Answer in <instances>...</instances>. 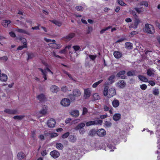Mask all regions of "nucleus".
<instances>
[{
  "label": "nucleus",
  "instance_id": "31",
  "mask_svg": "<svg viewBox=\"0 0 160 160\" xmlns=\"http://www.w3.org/2000/svg\"><path fill=\"white\" fill-rule=\"evenodd\" d=\"M75 36V34L74 33H72L68 34L67 36L65 37V38L68 40H69L74 37Z\"/></svg>",
  "mask_w": 160,
  "mask_h": 160
},
{
  "label": "nucleus",
  "instance_id": "60",
  "mask_svg": "<svg viewBox=\"0 0 160 160\" xmlns=\"http://www.w3.org/2000/svg\"><path fill=\"white\" fill-rule=\"evenodd\" d=\"M92 28L91 27H89L88 28L87 30V33L89 34L92 31Z\"/></svg>",
  "mask_w": 160,
  "mask_h": 160
},
{
  "label": "nucleus",
  "instance_id": "30",
  "mask_svg": "<svg viewBox=\"0 0 160 160\" xmlns=\"http://www.w3.org/2000/svg\"><path fill=\"white\" fill-rule=\"evenodd\" d=\"M95 122L94 121H90L86 122L85 125L87 127H89L92 125H95Z\"/></svg>",
  "mask_w": 160,
  "mask_h": 160
},
{
  "label": "nucleus",
  "instance_id": "9",
  "mask_svg": "<svg viewBox=\"0 0 160 160\" xmlns=\"http://www.w3.org/2000/svg\"><path fill=\"white\" fill-rule=\"evenodd\" d=\"M98 135L100 137H103L106 134L105 130L104 129H100L97 132Z\"/></svg>",
  "mask_w": 160,
  "mask_h": 160
},
{
  "label": "nucleus",
  "instance_id": "47",
  "mask_svg": "<svg viewBox=\"0 0 160 160\" xmlns=\"http://www.w3.org/2000/svg\"><path fill=\"white\" fill-rule=\"evenodd\" d=\"M125 71L124 70L122 71L118 72L117 75L118 77H120L122 75H124L125 73Z\"/></svg>",
  "mask_w": 160,
  "mask_h": 160
},
{
  "label": "nucleus",
  "instance_id": "34",
  "mask_svg": "<svg viewBox=\"0 0 160 160\" xmlns=\"http://www.w3.org/2000/svg\"><path fill=\"white\" fill-rule=\"evenodd\" d=\"M108 86H105L103 90V95L104 96H106L108 95Z\"/></svg>",
  "mask_w": 160,
  "mask_h": 160
},
{
  "label": "nucleus",
  "instance_id": "26",
  "mask_svg": "<svg viewBox=\"0 0 160 160\" xmlns=\"http://www.w3.org/2000/svg\"><path fill=\"white\" fill-rule=\"evenodd\" d=\"M25 157L24 154L22 152H20L18 153L17 155L18 158L21 160L24 158Z\"/></svg>",
  "mask_w": 160,
  "mask_h": 160
},
{
  "label": "nucleus",
  "instance_id": "2",
  "mask_svg": "<svg viewBox=\"0 0 160 160\" xmlns=\"http://www.w3.org/2000/svg\"><path fill=\"white\" fill-rule=\"evenodd\" d=\"M48 107L46 105H44L42 107V109L39 112V114H40L39 117L44 116L48 114Z\"/></svg>",
  "mask_w": 160,
  "mask_h": 160
},
{
  "label": "nucleus",
  "instance_id": "7",
  "mask_svg": "<svg viewBox=\"0 0 160 160\" xmlns=\"http://www.w3.org/2000/svg\"><path fill=\"white\" fill-rule=\"evenodd\" d=\"M21 40L22 42H23V45L18 47L17 48V50H22L23 48H26L27 47L26 39L24 38H22L21 39Z\"/></svg>",
  "mask_w": 160,
  "mask_h": 160
},
{
  "label": "nucleus",
  "instance_id": "35",
  "mask_svg": "<svg viewBox=\"0 0 160 160\" xmlns=\"http://www.w3.org/2000/svg\"><path fill=\"white\" fill-rule=\"evenodd\" d=\"M152 93L155 95H158L159 94V89L157 88H154L153 89Z\"/></svg>",
  "mask_w": 160,
  "mask_h": 160
},
{
  "label": "nucleus",
  "instance_id": "41",
  "mask_svg": "<svg viewBox=\"0 0 160 160\" xmlns=\"http://www.w3.org/2000/svg\"><path fill=\"white\" fill-rule=\"evenodd\" d=\"M139 5L141 6L144 5L146 7H148V4L147 1H142L139 3Z\"/></svg>",
  "mask_w": 160,
  "mask_h": 160
},
{
  "label": "nucleus",
  "instance_id": "18",
  "mask_svg": "<svg viewBox=\"0 0 160 160\" xmlns=\"http://www.w3.org/2000/svg\"><path fill=\"white\" fill-rule=\"evenodd\" d=\"M15 30L19 32L26 34L29 35H30V33L28 31L24 29H19L18 28H17V29Z\"/></svg>",
  "mask_w": 160,
  "mask_h": 160
},
{
  "label": "nucleus",
  "instance_id": "58",
  "mask_svg": "<svg viewBox=\"0 0 160 160\" xmlns=\"http://www.w3.org/2000/svg\"><path fill=\"white\" fill-rule=\"evenodd\" d=\"M75 96H74L73 95H72L71 94L69 95V97L70 98L71 100L72 101H74L75 99Z\"/></svg>",
  "mask_w": 160,
  "mask_h": 160
},
{
  "label": "nucleus",
  "instance_id": "57",
  "mask_svg": "<svg viewBox=\"0 0 160 160\" xmlns=\"http://www.w3.org/2000/svg\"><path fill=\"white\" fill-rule=\"evenodd\" d=\"M127 74L128 76H133L134 75V73L133 72L129 71L127 72Z\"/></svg>",
  "mask_w": 160,
  "mask_h": 160
},
{
  "label": "nucleus",
  "instance_id": "17",
  "mask_svg": "<svg viewBox=\"0 0 160 160\" xmlns=\"http://www.w3.org/2000/svg\"><path fill=\"white\" fill-rule=\"evenodd\" d=\"M49 46L53 48L57 49L61 48L60 45L57 44L55 43H50L48 44Z\"/></svg>",
  "mask_w": 160,
  "mask_h": 160
},
{
  "label": "nucleus",
  "instance_id": "46",
  "mask_svg": "<svg viewBox=\"0 0 160 160\" xmlns=\"http://www.w3.org/2000/svg\"><path fill=\"white\" fill-rule=\"evenodd\" d=\"M111 28L110 26H109L107 27L106 28H105L102 29V30H101L100 31V33L101 34H102L104 33V32L110 29Z\"/></svg>",
  "mask_w": 160,
  "mask_h": 160
},
{
  "label": "nucleus",
  "instance_id": "54",
  "mask_svg": "<svg viewBox=\"0 0 160 160\" xmlns=\"http://www.w3.org/2000/svg\"><path fill=\"white\" fill-rule=\"evenodd\" d=\"M103 110L105 111H107L109 110L110 108L109 106L107 105H104L103 107Z\"/></svg>",
  "mask_w": 160,
  "mask_h": 160
},
{
  "label": "nucleus",
  "instance_id": "42",
  "mask_svg": "<svg viewBox=\"0 0 160 160\" xmlns=\"http://www.w3.org/2000/svg\"><path fill=\"white\" fill-rule=\"evenodd\" d=\"M138 33L137 31H132L131 32L129 35V37L130 38H132L134 37L135 35H136Z\"/></svg>",
  "mask_w": 160,
  "mask_h": 160
},
{
  "label": "nucleus",
  "instance_id": "3",
  "mask_svg": "<svg viewBox=\"0 0 160 160\" xmlns=\"http://www.w3.org/2000/svg\"><path fill=\"white\" fill-rule=\"evenodd\" d=\"M47 67L44 69V70H43L42 69L39 68V69L42 72V73L43 74V78H44V80H46L47 79L46 77V71L49 72L50 73L52 74H53V73L52 72L48 67V64H46V65Z\"/></svg>",
  "mask_w": 160,
  "mask_h": 160
},
{
  "label": "nucleus",
  "instance_id": "5",
  "mask_svg": "<svg viewBox=\"0 0 160 160\" xmlns=\"http://www.w3.org/2000/svg\"><path fill=\"white\" fill-rule=\"evenodd\" d=\"M55 120L52 118L48 120L47 122V125L48 127L50 128H53L55 127L56 124Z\"/></svg>",
  "mask_w": 160,
  "mask_h": 160
},
{
  "label": "nucleus",
  "instance_id": "37",
  "mask_svg": "<svg viewBox=\"0 0 160 160\" xmlns=\"http://www.w3.org/2000/svg\"><path fill=\"white\" fill-rule=\"evenodd\" d=\"M112 124V123L111 122L107 121H105L104 123V125L105 127L107 128H109L111 127Z\"/></svg>",
  "mask_w": 160,
  "mask_h": 160
},
{
  "label": "nucleus",
  "instance_id": "56",
  "mask_svg": "<svg viewBox=\"0 0 160 160\" xmlns=\"http://www.w3.org/2000/svg\"><path fill=\"white\" fill-rule=\"evenodd\" d=\"M108 147L109 148V149H110V151L112 152L113 151V150L112 149H114L115 148L114 146L112 145L111 144H109L108 146Z\"/></svg>",
  "mask_w": 160,
  "mask_h": 160
},
{
  "label": "nucleus",
  "instance_id": "11",
  "mask_svg": "<svg viewBox=\"0 0 160 160\" xmlns=\"http://www.w3.org/2000/svg\"><path fill=\"white\" fill-rule=\"evenodd\" d=\"M140 22V21L137 19H136L134 20V22L131 24L130 28H136L138 27V26Z\"/></svg>",
  "mask_w": 160,
  "mask_h": 160
},
{
  "label": "nucleus",
  "instance_id": "39",
  "mask_svg": "<svg viewBox=\"0 0 160 160\" xmlns=\"http://www.w3.org/2000/svg\"><path fill=\"white\" fill-rule=\"evenodd\" d=\"M96 133V131L94 129L91 130L88 132V135L90 136H94Z\"/></svg>",
  "mask_w": 160,
  "mask_h": 160
},
{
  "label": "nucleus",
  "instance_id": "8",
  "mask_svg": "<svg viewBox=\"0 0 160 160\" xmlns=\"http://www.w3.org/2000/svg\"><path fill=\"white\" fill-rule=\"evenodd\" d=\"M91 89L90 88H88L85 89L84 90V97L85 98H89L91 95Z\"/></svg>",
  "mask_w": 160,
  "mask_h": 160
},
{
  "label": "nucleus",
  "instance_id": "62",
  "mask_svg": "<svg viewBox=\"0 0 160 160\" xmlns=\"http://www.w3.org/2000/svg\"><path fill=\"white\" fill-rule=\"evenodd\" d=\"M89 57L92 60H94L96 58V55H89Z\"/></svg>",
  "mask_w": 160,
  "mask_h": 160
},
{
  "label": "nucleus",
  "instance_id": "12",
  "mask_svg": "<svg viewBox=\"0 0 160 160\" xmlns=\"http://www.w3.org/2000/svg\"><path fill=\"white\" fill-rule=\"evenodd\" d=\"M126 83L124 80L120 81L116 84V86L121 88H123L125 87Z\"/></svg>",
  "mask_w": 160,
  "mask_h": 160
},
{
  "label": "nucleus",
  "instance_id": "19",
  "mask_svg": "<svg viewBox=\"0 0 160 160\" xmlns=\"http://www.w3.org/2000/svg\"><path fill=\"white\" fill-rule=\"evenodd\" d=\"M8 76L6 74L2 73L0 75V80L2 82H5L7 80Z\"/></svg>",
  "mask_w": 160,
  "mask_h": 160
},
{
  "label": "nucleus",
  "instance_id": "22",
  "mask_svg": "<svg viewBox=\"0 0 160 160\" xmlns=\"http://www.w3.org/2000/svg\"><path fill=\"white\" fill-rule=\"evenodd\" d=\"M11 22L9 20H4L2 21V25L4 27H7L8 25Z\"/></svg>",
  "mask_w": 160,
  "mask_h": 160
},
{
  "label": "nucleus",
  "instance_id": "53",
  "mask_svg": "<svg viewBox=\"0 0 160 160\" xmlns=\"http://www.w3.org/2000/svg\"><path fill=\"white\" fill-rule=\"evenodd\" d=\"M76 9L78 11H81L83 10V8L81 6H78L76 7Z\"/></svg>",
  "mask_w": 160,
  "mask_h": 160
},
{
  "label": "nucleus",
  "instance_id": "48",
  "mask_svg": "<svg viewBox=\"0 0 160 160\" xmlns=\"http://www.w3.org/2000/svg\"><path fill=\"white\" fill-rule=\"evenodd\" d=\"M147 86L145 84H142L140 85V88L142 90H144L146 89Z\"/></svg>",
  "mask_w": 160,
  "mask_h": 160
},
{
  "label": "nucleus",
  "instance_id": "6",
  "mask_svg": "<svg viewBox=\"0 0 160 160\" xmlns=\"http://www.w3.org/2000/svg\"><path fill=\"white\" fill-rule=\"evenodd\" d=\"M116 94V92L115 89L114 88H111L108 89V97L111 98Z\"/></svg>",
  "mask_w": 160,
  "mask_h": 160
},
{
  "label": "nucleus",
  "instance_id": "49",
  "mask_svg": "<svg viewBox=\"0 0 160 160\" xmlns=\"http://www.w3.org/2000/svg\"><path fill=\"white\" fill-rule=\"evenodd\" d=\"M118 3L122 6H125L126 4L122 0H118Z\"/></svg>",
  "mask_w": 160,
  "mask_h": 160
},
{
  "label": "nucleus",
  "instance_id": "4",
  "mask_svg": "<svg viewBox=\"0 0 160 160\" xmlns=\"http://www.w3.org/2000/svg\"><path fill=\"white\" fill-rule=\"evenodd\" d=\"M70 100L68 98H63L61 101V105L64 107H67L69 106L70 104Z\"/></svg>",
  "mask_w": 160,
  "mask_h": 160
},
{
  "label": "nucleus",
  "instance_id": "16",
  "mask_svg": "<svg viewBox=\"0 0 160 160\" xmlns=\"http://www.w3.org/2000/svg\"><path fill=\"white\" fill-rule=\"evenodd\" d=\"M85 126V124L83 122H81L78 124L75 128V129L77 131L83 129Z\"/></svg>",
  "mask_w": 160,
  "mask_h": 160
},
{
  "label": "nucleus",
  "instance_id": "50",
  "mask_svg": "<svg viewBox=\"0 0 160 160\" xmlns=\"http://www.w3.org/2000/svg\"><path fill=\"white\" fill-rule=\"evenodd\" d=\"M69 132H67L62 135V138H66L69 136Z\"/></svg>",
  "mask_w": 160,
  "mask_h": 160
},
{
  "label": "nucleus",
  "instance_id": "59",
  "mask_svg": "<svg viewBox=\"0 0 160 160\" xmlns=\"http://www.w3.org/2000/svg\"><path fill=\"white\" fill-rule=\"evenodd\" d=\"M73 48L74 50L76 51H77L80 49V47L77 45L73 46Z\"/></svg>",
  "mask_w": 160,
  "mask_h": 160
},
{
  "label": "nucleus",
  "instance_id": "63",
  "mask_svg": "<svg viewBox=\"0 0 160 160\" xmlns=\"http://www.w3.org/2000/svg\"><path fill=\"white\" fill-rule=\"evenodd\" d=\"M80 120L79 119H76L73 120L71 124H75L79 122Z\"/></svg>",
  "mask_w": 160,
  "mask_h": 160
},
{
  "label": "nucleus",
  "instance_id": "36",
  "mask_svg": "<svg viewBox=\"0 0 160 160\" xmlns=\"http://www.w3.org/2000/svg\"><path fill=\"white\" fill-rule=\"evenodd\" d=\"M93 98L94 100H99L100 97L98 93H95L93 95Z\"/></svg>",
  "mask_w": 160,
  "mask_h": 160
},
{
  "label": "nucleus",
  "instance_id": "55",
  "mask_svg": "<svg viewBox=\"0 0 160 160\" xmlns=\"http://www.w3.org/2000/svg\"><path fill=\"white\" fill-rule=\"evenodd\" d=\"M88 109L86 108H83L82 109V115H85L88 112Z\"/></svg>",
  "mask_w": 160,
  "mask_h": 160
},
{
  "label": "nucleus",
  "instance_id": "24",
  "mask_svg": "<svg viewBox=\"0 0 160 160\" xmlns=\"http://www.w3.org/2000/svg\"><path fill=\"white\" fill-rule=\"evenodd\" d=\"M37 98L41 102L43 101L46 99L45 95L42 94H41L38 95Z\"/></svg>",
  "mask_w": 160,
  "mask_h": 160
},
{
  "label": "nucleus",
  "instance_id": "13",
  "mask_svg": "<svg viewBox=\"0 0 160 160\" xmlns=\"http://www.w3.org/2000/svg\"><path fill=\"white\" fill-rule=\"evenodd\" d=\"M59 88L55 85L52 86L50 88L51 91L53 93L57 92L59 91Z\"/></svg>",
  "mask_w": 160,
  "mask_h": 160
},
{
  "label": "nucleus",
  "instance_id": "43",
  "mask_svg": "<svg viewBox=\"0 0 160 160\" xmlns=\"http://www.w3.org/2000/svg\"><path fill=\"white\" fill-rule=\"evenodd\" d=\"M52 22L56 25L58 26H60L62 25V23L61 22L59 21L56 20H53L52 21Z\"/></svg>",
  "mask_w": 160,
  "mask_h": 160
},
{
  "label": "nucleus",
  "instance_id": "38",
  "mask_svg": "<svg viewBox=\"0 0 160 160\" xmlns=\"http://www.w3.org/2000/svg\"><path fill=\"white\" fill-rule=\"evenodd\" d=\"M103 81L102 80H100L98 81V82L94 83L92 85V87L93 88H96L97 87L98 85L99 84L101 83Z\"/></svg>",
  "mask_w": 160,
  "mask_h": 160
},
{
  "label": "nucleus",
  "instance_id": "52",
  "mask_svg": "<svg viewBox=\"0 0 160 160\" xmlns=\"http://www.w3.org/2000/svg\"><path fill=\"white\" fill-rule=\"evenodd\" d=\"M94 121L95 122V125H102V120H96Z\"/></svg>",
  "mask_w": 160,
  "mask_h": 160
},
{
  "label": "nucleus",
  "instance_id": "29",
  "mask_svg": "<svg viewBox=\"0 0 160 160\" xmlns=\"http://www.w3.org/2000/svg\"><path fill=\"white\" fill-rule=\"evenodd\" d=\"M4 111L6 113L9 114H15L17 112L15 110H11L9 109H5L4 110Z\"/></svg>",
  "mask_w": 160,
  "mask_h": 160
},
{
  "label": "nucleus",
  "instance_id": "32",
  "mask_svg": "<svg viewBox=\"0 0 160 160\" xmlns=\"http://www.w3.org/2000/svg\"><path fill=\"white\" fill-rule=\"evenodd\" d=\"M56 148L58 150H62L63 148V146L61 143H57L56 144Z\"/></svg>",
  "mask_w": 160,
  "mask_h": 160
},
{
  "label": "nucleus",
  "instance_id": "21",
  "mask_svg": "<svg viewBox=\"0 0 160 160\" xmlns=\"http://www.w3.org/2000/svg\"><path fill=\"white\" fill-rule=\"evenodd\" d=\"M70 114L73 117H77L79 116V112L78 110H75L71 111Z\"/></svg>",
  "mask_w": 160,
  "mask_h": 160
},
{
  "label": "nucleus",
  "instance_id": "20",
  "mask_svg": "<svg viewBox=\"0 0 160 160\" xmlns=\"http://www.w3.org/2000/svg\"><path fill=\"white\" fill-rule=\"evenodd\" d=\"M121 118V115L119 113L115 114L113 116V119L116 121H118Z\"/></svg>",
  "mask_w": 160,
  "mask_h": 160
},
{
  "label": "nucleus",
  "instance_id": "40",
  "mask_svg": "<svg viewBox=\"0 0 160 160\" xmlns=\"http://www.w3.org/2000/svg\"><path fill=\"white\" fill-rule=\"evenodd\" d=\"M115 75H112L110 76L108 78V80L109 81L110 83H112L114 82V78H115Z\"/></svg>",
  "mask_w": 160,
  "mask_h": 160
},
{
  "label": "nucleus",
  "instance_id": "51",
  "mask_svg": "<svg viewBox=\"0 0 160 160\" xmlns=\"http://www.w3.org/2000/svg\"><path fill=\"white\" fill-rule=\"evenodd\" d=\"M58 134L56 133H51L50 137L51 138L56 137L58 136Z\"/></svg>",
  "mask_w": 160,
  "mask_h": 160
},
{
  "label": "nucleus",
  "instance_id": "45",
  "mask_svg": "<svg viewBox=\"0 0 160 160\" xmlns=\"http://www.w3.org/2000/svg\"><path fill=\"white\" fill-rule=\"evenodd\" d=\"M44 40L47 42H51V43H55L56 42L55 40L54 39L52 40L51 39H48L45 38H44Z\"/></svg>",
  "mask_w": 160,
  "mask_h": 160
},
{
  "label": "nucleus",
  "instance_id": "28",
  "mask_svg": "<svg viewBox=\"0 0 160 160\" xmlns=\"http://www.w3.org/2000/svg\"><path fill=\"white\" fill-rule=\"evenodd\" d=\"M138 78L140 80L143 82H147L148 81V79L144 76L139 75L138 76Z\"/></svg>",
  "mask_w": 160,
  "mask_h": 160
},
{
  "label": "nucleus",
  "instance_id": "25",
  "mask_svg": "<svg viewBox=\"0 0 160 160\" xmlns=\"http://www.w3.org/2000/svg\"><path fill=\"white\" fill-rule=\"evenodd\" d=\"M133 44L130 42H126L125 44V46L126 48L128 49H131L132 48Z\"/></svg>",
  "mask_w": 160,
  "mask_h": 160
},
{
  "label": "nucleus",
  "instance_id": "15",
  "mask_svg": "<svg viewBox=\"0 0 160 160\" xmlns=\"http://www.w3.org/2000/svg\"><path fill=\"white\" fill-rule=\"evenodd\" d=\"M154 70L152 68H149L147 70V75L150 77H153L154 75Z\"/></svg>",
  "mask_w": 160,
  "mask_h": 160
},
{
  "label": "nucleus",
  "instance_id": "14",
  "mask_svg": "<svg viewBox=\"0 0 160 160\" xmlns=\"http://www.w3.org/2000/svg\"><path fill=\"white\" fill-rule=\"evenodd\" d=\"M113 55L116 58L119 59L122 57V53L119 51H115L113 52Z\"/></svg>",
  "mask_w": 160,
  "mask_h": 160
},
{
  "label": "nucleus",
  "instance_id": "1",
  "mask_svg": "<svg viewBox=\"0 0 160 160\" xmlns=\"http://www.w3.org/2000/svg\"><path fill=\"white\" fill-rule=\"evenodd\" d=\"M145 31L148 33L151 34H153L155 32L153 27L149 24H146L145 27Z\"/></svg>",
  "mask_w": 160,
  "mask_h": 160
},
{
  "label": "nucleus",
  "instance_id": "33",
  "mask_svg": "<svg viewBox=\"0 0 160 160\" xmlns=\"http://www.w3.org/2000/svg\"><path fill=\"white\" fill-rule=\"evenodd\" d=\"M69 141L71 142H74L77 140V138L74 135H71L69 138Z\"/></svg>",
  "mask_w": 160,
  "mask_h": 160
},
{
  "label": "nucleus",
  "instance_id": "10",
  "mask_svg": "<svg viewBox=\"0 0 160 160\" xmlns=\"http://www.w3.org/2000/svg\"><path fill=\"white\" fill-rule=\"evenodd\" d=\"M50 155L54 158H56L59 156L60 153L58 151L53 150L50 152Z\"/></svg>",
  "mask_w": 160,
  "mask_h": 160
},
{
  "label": "nucleus",
  "instance_id": "27",
  "mask_svg": "<svg viewBox=\"0 0 160 160\" xmlns=\"http://www.w3.org/2000/svg\"><path fill=\"white\" fill-rule=\"evenodd\" d=\"M73 95L75 97H78L81 95V92L78 89H75L73 91Z\"/></svg>",
  "mask_w": 160,
  "mask_h": 160
},
{
  "label": "nucleus",
  "instance_id": "61",
  "mask_svg": "<svg viewBox=\"0 0 160 160\" xmlns=\"http://www.w3.org/2000/svg\"><path fill=\"white\" fill-rule=\"evenodd\" d=\"M149 83L152 86H154L155 85V83L153 81L150 80L148 81Z\"/></svg>",
  "mask_w": 160,
  "mask_h": 160
},
{
  "label": "nucleus",
  "instance_id": "64",
  "mask_svg": "<svg viewBox=\"0 0 160 160\" xmlns=\"http://www.w3.org/2000/svg\"><path fill=\"white\" fill-rule=\"evenodd\" d=\"M80 134L82 135L85 132V130L84 129H81L78 130Z\"/></svg>",
  "mask_w": 160,
  "mask_h": 160
},
{
  "label": "nucleus",
  "instance_id": "44",
  "mask_svg": "<svg viewBox=\"0 0 160 160\" xmlns=\"http://www.w3.org/2000/svg\"><path fill=\"white\" fill-rule=\"evenodd\" d=\"M24 117V116L20 115V116H15L13 118L15 119H18L21 120Z\"/></svg>",
  "mask_w": 160,
  "mask_h": 160
},
{
  "label": "nucleus",
  "instance_id": "23",
  "mask_svg": "<svg viewBox=\"0 0 160 160\" xmlns=\"http://www.w3.org/2000/svg\"><path fill=\"white\" fill-rule=\"evenodd\" d=\"M112 106L114 108H117L119 105V102L117 99H114L112 102Z\"/></svg>",
  "mask_w": 160,
  "mask_h": 160
}]
</instances>
